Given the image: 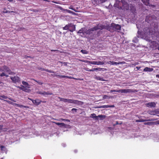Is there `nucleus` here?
<instances>
[{
  "label": "nucleus",
  "instance_id": "obj_1",
  "mask_svg": "<svg viewBox=\"0 0 159 159\" xmlns=\"http://www.w3.org/2000/svg\"><path fill=\"white\" fill-rule=\"evenodd\" d=\"M153 27H146L143 29V31L140 32L139 31L138 32L137 36L138 38L143 39L145 40H149L148 39L146 38L148 37V35H152L154 34L157 37L159 35V30H158V23L155 21L151 24Z\"/></svg>",
  "mask_w": 159,
  "mask_h": 159
},
{
  "label": "nucleus",
  "instance_id": "obj_2",
  "mask_svg": "<svg viewBox=\"0 0 159 159\" xmlns=\"http://www.w3.org/2000/svg\"><path fill=\"white\" fill-rule=\"evenodd\" d=\"M121 26L118 24H116L114 23H112L110 26L104 25L100 24H99L96 26L93 27L92 31L95 30H102L105 29L109 30L111 32H112L114 30H120Z\"/></svg>",
  "mask_w": 159,
  "mask_h": 159
},
{
  "label": "nucleus",
  "instance_id": "obj_3",
  "mask_svg": "<svg viewBox=\"0 0 159 159\" xmlns=\"http://www.w3.org/2000/svg\"><path fill=\"white\" fill-rule=\"evenodd\" d=\"M93 27L89 30L86 31L84 32L83 29L80 30L78 32V33L82 37H85L86 35H89L87 36V38H90V40L93 39V37L96 36H98L100 34H102V31L100 30L99 31L97 32V34H95L96 31L97 30H93L92 31V29Z\"/></svg>",
  "mask_w": 159,
  "mask_h": 159
},
{
  "label": "nucleus",
  "instance_id": "obj_4",
  "mask_svg": "<svg viewBox=\"0 0 159 159\" xmlns=\"http://www.w3.org/2000/svg\"><path fill=\"white\" fill-rule=\"evenodd\" d=\"M157 17L153 14H150L146 16L145 21L151 24L152 23L157 20Z\"/></svg>",
  "mask_w": 159,
  "mask_h": 159
},
{
  "label": "nucleus",
  "instance_id": "obj_5",
  "mask_svg": "<svg viewBox=\"0 0 159 159\" xmlns=\"http://www.w3.org/2000/svg\"><path fill=\"white\" fill-rule=\"evenodd\" d=\"M63 29L64 30H68L70 32H72L75 30V27L73 24L70 23L66 25L65 27L63 28Z\"/></svg>",
  "mask_w": 159,
  "mask_h": 159
},
{
  "label": "nucleus",
  "instance_id": "obj_6",
  "mask_svg": "<svg viewBox=\"0 0 159 159\" xmlns=\"http://www.w3.org/2000/svg\"><path fill=\"white\" fill-rule=\"evenodd\" d=\"M3 100L4 101H6L8 103H9L10 104L13 105L14 106H15L18 107H19L20 108L24 107V108H25L26 109L29 108V107L28 106H24V105L18 104L17 103H14L10 101H7V100Z\"/></svg>",
  "mask_w": 159,
  "mask_h": 159
},
{
  "label": "nucleus",
  "instance_id": "obj_7",
  "mask_svg": "<svg viewBox=\"0 0 159 159\" xmlns=\"http://www.w3.org/2000/svg\"><path fill=\"white\" fill-rule=\"evenodd\" d=\"M118 91L120 92V93H129L137 92L135 90L132 89H121L119 90Z\"/></svg>",
  "mask_w": 159,
  "mask_h": 159
},
{
  "label": "nucleus",
  "instance_id": "obj_8",
  "mask_svg": "<svg viewBox=\"0 0 159 159\" xmlns=\"http://www.w3.org/2000/svg\"><path fill=\"white\" fill-rule=\"evenodd\" d=\"M120 2L122 3L123 10H127L129 9V4L125 0H121Z\"/></svg>",
  "mask_w": 159,
  "mask_h": 159
},
{
  "label": "nucleus",
  "instance_id": "obj_9",
  "mask_svg": "<svg viewBox=\"0 0 159 159\" xmlns=\"http://www.w3.org/2000/svg\"><path fill=\"white\" fill-rule=\"evenodd\" d=\"M90 117L93 119H94L95 120H98V118H100L101 119H102L103 118H105V116L103 115H98L96 116V114L94 113L92 114L90 116Z\"/></svg>",
  "mask_w": 159,
  "mask_h": 159
},
{
  "label": "nucleus",
  "instance_id": "obj_10",
  "mask_svg": "<svg viewBox=\"0 0 159 159\" xmlns=\"http://www.w3.org/2000/svg\"><path fill=\"white\" fill-rule=\"evenodd\" d=\"M69 103L75 104L77 105H83L84 102H83L77 100L69 99Z\"/></svg>",
  "mask_w": 159,
  "mask_h": 159
},
{
  "label": "nucleus",
  "instance_id": "obj_11",
  "mask_svg": "<svg viewBox=\"0 0 159 159\" xmlns=\"http://www.w3.org/2000/svg\"><path fill=\"white\" fill-rule=\"evenodd\" d=\"M10 78L12 82L14 83H19L20 82V79L17 76L11 77Z\"/></svg>",
  "mask_w": 159,
  "mask_h": 159
},
{
  "label": "nucleus",
  "instance_id": "obj_12",
  "mask_svg": "<svg viewBox=\"0 0 159 159\" xmlns=\"http://www.w3.org/2000/svg\"><path fill=\"white\" fill-rule=\"evenodd\" d=\"M107 0H92V3L94 5H98L105 2Z\"/></svg>",
  "mask_w": 159,
  "mask_h": 159
},
{
  "label": "nucleus",
  "instance_id": "obj_13",
  "mask_svg": "<svg viewBox=\"0 0 159 159\" xmlns=\"http://www.w3.org/2000/svg\"><path fill=\"white\" fill-rule=\"evenodd\" d=\"M57 76H60V78H69L70 79H73L74 80H83V79H77L75 78H74L73 77H72L70 76H66V75H57Z\"/></svg>",
  "mask_w": 159,
  "mask_h": 159
},
{
  "label": "nucleus",
  "instance_id": "obj_14",
  "mask_svg": "<svg viewBox=\"0 0 159 159\" xmlns=\"http://www.w3.org/2000/svg\"><path fill=\"white\" fill-rule=\"evenodd\" d=\"M2 67L4 70V71H6L8 72L10 75H12L13 72L11 71L9 67L5 65L3 66Z\"/></svg>",
  "mask_w": 159,
  "mask_h": 159
},
{
  "label": "nucleus",
  "instance_id": "obj_15",
  "mask_svg": "<svg viewBox=\"0 0 159 159\" xmlns=\"http://www.w3.org/2000/svg\"><path fill=\"white\" fill-rule=\"evenodd\" d=\"M125 61H120V62H114L113 61H109L108 63L109 64H110L111 65H118L120 64H124L125 63Z\"/></svg>",
  "mask_w": 159,
  "mask_h": 159
},
{
  "label": "nucleus",
  "instance_id": "obj_16",
  "mask_svg": "<svg viewBox=\"0 0 159 159\" xmlns=\"http://www.w3.org/2000/svg\"><path fill=\"white\" fill-rule=\"evenodd\" d=\"M42 102V101L41 100L38 99H36L35 100H34L33 104L36 105L38 106ZM43 102L44 103L45 102Z\"/></svg>",
  "mask_w": 159,
  "mask_h": 159
},
{
  "label": "nucleus",
  "instance_id": "obj_17",
  "mask_svg": "<svg viewBox=\"0 0 159 159\" xmlns=\"http://www.w3.org/2000/svg\"><path fill=\"white\" fill-rule=\"evenodd\" d=\"M37 93L39 94H40L41 95H52V93H49L48 92H41L39 91L37 92Z\"/></svg>",
  "mask_w": 159,
  "mask_h": 159
},
{
  "label": "nucleus",
  "instance_id": "obj_18",
  "mask_svg": "<svg viewBox=\"0 0 159 159\" xmlns=\"http://www.w3.org/2000/svg\"><path fill=\"white\" fill-rule=\"evenodd\" d=\"M146 105L148 107H155L156 105V104L154 102H151L146 103Z\"/></svg>",
  "mask_w": 159,
  "mask_h": 159
},
{
  "label": "nucleus",
  "instance_id": "obj_19",
  "mask_svg": "<svg viewBox=\"0 0 159 159\" xmlns=\"http://www.w3.org/2000/svg\"><path fill=\"white\" fill-rule=\"evenodd\" d=\"M156 119H152L151 120H146V119H140V120H135L136 122H143L147 121H153L156 120Z\"/></svg>",
  "mask_w": 159,
  "mask_h": 159
},
{
  "label": "nucleus",
  "instance_id": "obj_20",
  "mask_svg": "<svg viewBox=\"0 0 159 159\" xmlns=\"http://www.w3.org/2000/svg\"><path fill=\"white\" fill-rule=\"evenodd\" d=\"M151 43L154 44V45L155 47V48L159 50V40H158V42L157 43L156 41H153Z\"/></svg>",
  "mask_w": 159,
  "mask_h": 159
},
{
  "label": "nucleus",
  "instance_id": "obj_21",
  "mask_svg": "<svg viewBox=\"0 0 159 159\" xmlns=\"http://www.w3.org/2000/svg\"><path fill=\"white\" fill-rule=\"evenodd\" d=\"M104 64V62L103 61H92V64L97 65H102Z\"/></svg>",
  "mask_w": 159,
  "mask_h": 159
},
{
  "label": "nucleus",
  "instance_id": "obj_22",
  "mask_svg": "<svg viewBox=\"0 0 159 159\" xmlns=\"http://www.w3.org/2000/svg\"><path fill=\"white\" fill-rule=\"evenodd\" d=\"M39 69L40 70L42 71H45L46 72H49L50 73H55V72L54 71H53L51 70H49L48 69H45L43 68H39Z\"/></svg>",
  "mask_w": 159,
  "mask_h": 159
},
{
  "label": "nucleus",
  "instance_id": "obj_23",
  "mask_svg": "<svg viewBox=\"0 0 159 159\" xmlns=\"http://www.w3.org/2000/svg\"><path fill=\"white\" fill-rule=\"evenodd\" d=\"M141 1L146 6H148L150 4V0H141Z\"/></svg>",
  "mask_w": 159,
  "mask_h": 159
},
{
  "label": "nucleus",
  "instance_id": "obj_24",
  "mask_svg": "<svg viewBox=\"0 0 159 159\" xmlns=\"http://www.w3.org/2000/svg\"><path fill=\"white\" fill-rule=\"evenodd\" d=\"M115 106L114 105H104L101 106L100 107L101 108H107L108 107H114Z\"/></svg>",
  "mask_w": 159,
  "mask_h": 159
},
{
  "label": "nucleus",
  "instance_id": "obj_25",
  "mask_svg": "<svg viewBox=\"0 0 159 159\" xmlns=\"http://www.w3.org/2000/svg\"><path fill=\"white\" fill-rule=\"evenodd\" d=\"M58 98L60 99V101L63 102H64L69 103V99L62 98L60 97H58Z\"/></svg>",
  "mask_w": 159,
  "mask_h": 159
},
{
  "label": "nucleus",
  "instance_id": "obj_26",
  "mask_svg": "<svg viewBox=\"0 0 159 159\" xmlns=\"http://www.w3.org/2000/svg\"><path fill=\"white\" fill-rule=\"evenodd\" d=\"M153 70V69L152 68H148V67H146L143 69V71L145 72H151Z\"/></svg>",
  "mask_w": 159,
  "mask_h": 159
},
{
  "label": "nucleus",
  "instance_id": "obj_27",
  "mask_svg": "<svg viewBox=\"0 0 159 159\" xmlns=\"http://www.w3.org/2000/svg\"><path fill=\"white\" fill-rule=\"evenodd\" d=\"M94 78L97 80H101L103 81H106V80H104L103 78L100 77L99 76H96L95 77H94Z\"/></svg>",
  "mask_w": 159,
  "mask_h": 159
},
{
  "label": "nucleus",
  "instance_id": "obj_28",
  "mask_svg": "<svg viewBox=\"0 0 159 159\" xmlns=\"http://www.w3.org/2000/svg\"><path fill=\"white\" fill-rule=\"evenodd\" d=\"M0 148L1 150L2 151H7V149L5 146L0 145Z\"/></svg>",
  "mask_w": 159,
  "mask_h": 159
},
{
  "label": "nucleus",
  "instance_id": "obj_29",
  "mask_svg": "<svg viewBox=\"0 0 159 159\" xmlns=\"http://www.w3.org/2000/svg\"><path fill=\"white\" fill-rule=\"evenodd\" d=\"M22 87H23V90H22V91L28 93H29L30 91V89H28V88H27V87H25L23 85H22Z\"/></svg>",
  "mask_w": 159,
  "mask_h": 159
},
{
  "label": "nucleus",
  "instance_id": "obj_30",
  "mask_svg": "<svg viewBox=\"0 0 159 159\" xmlns=\"http://www.w3.org/2000/svg\"><path fill=\"white\" fill-rule=\"evenodd\" d=\"M104 69V68H93L91 69L90 71H94L96 70L101 71L102 70Z\"/></svg>",
  "mask_w": 159,
  "mask_h": 159
},
{
  "label": "nucleus",
  "instance_id": "obj_31",
  "mask_svg": "<svg viewBox=\"0 0 159 159\" xmlns=\"http://www.w3.org/2000/svg\"><path fill=\"white\" fill-rule=\"evenodd\" d=\"M22 84L25 86L26 87H27L28 88H30V87L29 86V85L28 83L23 81L22 82Z\"/></svg>",
  "mask_w": 159,
  "mask_h": 159
},
{
  "label": "nucleus",
  "instance_id": "obj_32",
  "mask_svg": "<svg viewBox=\"0 0 159 159\" xmlns=\"http://www.w3.org/2000/svg\"><path fill=\"white\" fill-rule=\"evenodd\" d=\"M57 125H61L62 126H65V124L64 123H59V122H54Z\"/></svg>",
  "mask_w": 159,
  "mask_h": 159
},
{
  "label": "nucleus",
  "instance_id": "obj_33",
  "mask_svg": "<svg viewBox=\"0 0 159 159\" xmlns=\"http://www.w3.org/2000/svg\"><path fill=\"white\" fill-rule=\"evenodd\" d=\"M149 113L151 115H154L156 114L157 112L155 111H149Z\"/></svg>",
  "mask_w": 159,
  "mask_h": 159
},
{
  "label": "nucleus",
  "instance_id": "obj_34",
  "mask_svg": "<svg viewBox=\"0 0 159 159\" xmlns=\"http://www.w3.org/2000/svg\"><path fill=\"white\" fill-rule=\"evenodd\" d=\"M31 80H33L34 81H35L37 82L40 85H42L43 84V82H40L39 81H37L34 79H31Z\"/></svg>",
  "mask_w": 159,
  "mask_h": 159
},
{
  "label": "nucleus",
  "instance_id": "obj_35",
  "mask_svg": "<svg viewBox=\"0 0 159 159\" xmlns=\"http://www.w3.org/2000/svg\"><path fill=\"white\" fill-rule=\"evenodd\" d=\"M148 6L149 7L152 8L153 9H156V5H152V4H149V5Z\"/></svg>",
  "mask_w": 159,
  "mask_h": 159
},
{
  "label": "nucleus",
  "instance_id": "obj_36",
  "mask_svg": "<svg viewBox=\"0 0 159 159\" xmlns=\"http://www.w3.org/2000/svg\"><path fill=\"white\" fill-rule=\"evenodd\" d=\"M80 52L84 54H87L88 53V52L86 50H81Z\"/></svg>",
  "mask_w": 159,
  "mask_h": 159
},
{
  "label": "nucleus",
  "instance_id": "obj_37",
  "mask_svg": "<svg viewBox=\"0 0 159 159\" xmlns=\"http://www.w3.org/2000/svg\"><path fill=\"white\" fill-rule=\"evenodd\" d=\"M4 10L3 11V12L4 13H10L11 12H13L14 11H7L6 10L5 8L4 9Z\"/></svg>",
  "mask_w": 159,
  "mask_h": 159
},
{
  "label": "nucleus",
  "instance_id": "obj_38",
  "mask_svg": "<svg viewBox=\"0 0 159 159\" xmlns=\"http://www.w3.org/2000/svg\"><path fill=\"white\" fill-rule=\"evenodd\" d=\"M59 8L61 10H62V11H66L67 12H68V10H67V9H64V8H62L61 7H59Z\"/></svg>",
  "mask_w": 159,
  "mask_h": 159
},
{
  "label": "nucleus",
  "instance_id": "obj_39",
  "mask_svg": "<svg viewBox=\"0 0 159 159\" xmlns=\"http://www.w3.org/2000/svg\"><path fill=\"white\" fill-rule=\"evenodd\" d=\"M0 97H2V98L4 99H7V98H8L7 96L5 95H0Z\"/></svg>",
  "mask_w": 159,
  "mask_h": 159
},
{
  "label": "nucleus",
  "instance_id": "obj_40",
  "mask_svg": "<svg viewBox=\"0 0 159 159\" xmlns=\"http://www.w3.org/2000/svg\"><path fill=\"white\" fill-rule=\"evenodd\" d=\"M119 90H116L115 89L114 90H111L110 92H120L118 91Z\"/></svg>",
  "mask_w": 159,
  "mask_h": 159
},
{
  "label": "nucleus",
  "instance_id": "obj_41",
  "mask_svg": "<svg viewBox=\"0 0 159 159\" xmlns=\"http://www.w3.org/2000/svg\"><path fill=\"white\" fill-rule=\"evenodd\" d=\"M22 85H21V87H20V86H16V87L17 88H18V89H21V90H23V87H22Z\"/></svg>",
  "mask_w": 159,
  "mask_h": 159
},
{
  "label": "nucleus",
  "instance_id": "obj_42",
  "mask_svg": "<svg viewBox=\"0 0 159 159\" xmlns=\"http://www.w3.org/2000/svg\"><path fill=\"white\" fill-rule=\"evenodd\" d=\"M57 75H57L51 74V76H53V77H57L60 78V76H57Z\"/></svg>",
  "mask_w": 159,
  "mask_h": 159
},
{
  "label": "nucleus",
  "instance_id": "obj_43",
  "mask_svg": "<svg viewBox=\"0 0 159 159\" xmlns=\"http://www.w3.org/2000/svg\"><path fill=\"white\" fill-rule=\"evenodd\" d=\"M5 73L4 72H2L1 74H0V76L2 77L3 76H5Z\"/></svg>",
  "mask_w": 159,
  "mask_h": 159
},
{
  "label": "nucleus",
  "instance_id": "obj_44",
  "mask_svg": "<svg viewBox=\"0 0 159 159\" xmlns=\"http://www.w3.org/2000/svg\"><path fill=\"white\" fill-rule=\"evenodd\" d=\"M77 109L75 108H73L72 109L71 111H75V112H76L77 111Z\"/></svg>",
  "mask_w": 159,
  "mask_h": 159
},
{
  "label": "nucleus",
  "instance_id": "obj_45",
  "mask_svg": "<svg viewBox=\"0 0 159 159\" xmlns=\"http://www.w3.org/2000/svg\"><path fill=\"white\" fill-rule=\"evenodd\" d=\"M131 2H137L138 1H139V0H129Z\"/></svg>",
  "mask_w": 159,
  "mask_h": 159
},
{
  "label": "nucleus",
  "instance_id": "obj_46",
  "mask_svg": "<svg viewBox=\"0 0 159 159\" xmlns=\"http://www.w3.org/2000/svg\"><path fill=\"white\" fill-rule=\"evenodd\" d=\"M84 62H85V61H84ZM85 62L88 63H89V64H91V63H92V61H85Z\"/></svg>",
  "mask_w": 159,
  "mask_h": 159
},
{
  "label": "nucleus",
  "instance_id": "obj_47",
  "mask_svg": "<svg viewBox=\"0 0 159 159\" xmlns=\"http://www.w3.org/2000/svg\"><path fill=\"white\" fill-rule=\"evenodd\" d=\"M85 70L87 71H90L91 69L88 68H86L85 69Z\"/></svg>",
  "mask_w": 159,
  "mask_h": 159
},
{
  "label": "nucleus",
  "instance_id": "obj_48",
  "mask_svg": "<svg viewBox=\"0 0 159 159\" xmlns=\"http://www.w3.org/2000/svg\"><path fill=\"white\" fill-rule=\"evenodd\" d=\"M8 98L11 100V101H13V102H16V101L15 100H14L13 99L11 98Z\"/></svg>",
  "mask_w": 159,
  "mask_h": 159
},
{
  "label": "nucleus",
  "instance_id": "obj_49",
  "mask_svg": "<svg viewBox=\"0 0 159 159\" xmlns=\"http://www.w3.org/2000/svg\"><path fill=\"white\" fill-rule=\"evenodd\" d=\"M108 97V96L107 95H103V98H104V99H105V98H107Z\"/></svg>",
  "mask_w": 159,
  "mask_h": 159
},
{
  "label": "nucleus",
  "instance_id": "obj_50",
  "mask_svg": "<svg viewBox=\"0 0 159 159\" xmlns=\"http://www.w3.org/2000/svg\"><path fill=\"white\" fill-rule=\"evenodd\" d=\"M0 71H4V70L2 67L0 68Z\"/></svg>",
  "mask_w": 159,
  "mask_h": 159
},
{
  "label": "nucleus",
  "instance_id": "obj_51",
  "mask_svg": "<svg viewBox=\"0 0 159 159\" xmlns=\"http://www.w3.org/2000/svg\"><path fill=\"white\" fill-rule=\"evenodd\" d=\"M28 99H29V100H31V101H32V102H33V103H34V100H33V99H32L31 98H28Z\"/></svg>",
  "mask_w": 159,
  "mask_h": 159
},
{
  "label": "nucleus",
  "instance_id": "obj_52",
  "mask_svg": "<svg viewBox=\"0 0 159 159\" xmlns=\"http://www.w3.org/2000/svg\"><path fill=\"white\" fill-rule=\"evenodd\" d=\"M118 8L120 9H122L123 10L122 6H118Z\"/></svg>",
  "mask_w": 159,
  "mask_h": 159
},
{
  "label": "nucleus",
  "instance_id": "obj_53",
  "mask_svg": "<svg viewBox=\"0 0 159 159\" xmlns=\"http://www.w3.org/2000/svg\"><path fill=\"white\" fill-rule=\"evenodd\" d=\"M65 119H63V118H61V119H59V120H58L59 121H60L61 120L65 121Z\"/></svg>",
  "mask_w": 159,
  "mask_h": 159
},
{
  "label": "nucleus",
  "instance_id": "obj_54",
  "mask_svg": "<svg viewBox=\"0 0 159 159\" xmlns=\"http://www.w3.org/2000/svg\"><path fill=\"white\" fill-rule=\"evenodd\" d=\"M114 6L115 7H117L118 8V5L116 3V4H114Z\"/></svg>",
  "mask_w": 159,
  "mask_h": 159
},
{
  "label": "nucleus",
  "instance_id": "obj_55",
  "mask_svg": "<svg viewBox=\"0 0 159 159\" xmlns=\"http://www.w3.org/2000/svg\"><path fill=\"white\" fill-rule=\"evenodd\" d=\"M136 68L138 70H139L140 69L141 67L136 66Z\"/></svg>",
  "mask_w": 159,
  "mask_h": 159
},
{
  "label": "nucleus",
  "instance_id": "obj_56",
  "mask_svg": "<svg viewBox=\"0 0 159 159\" xmlns=\"http://www.w3.org/2000/svg\"><path fill=\"white\" fill-rule=\"evenodd\" d=\"M69 8L70 9H72V10H73V9H74V8L73 7H72V6H70L69 7Z\"/></svg>",
  "mask_w": 159,
  "mask_h": 159
},
{
  "label": "nucleus",
  "instance_id": "obj_57",
  "mask_svg": "<svg viewBox=\"0 0 159 159\" xmlns=\"http://www.w3.org/2000/svg\"><path fill=\"white\" fill-rule=\"evenodd\" d=\"M3 127V125H0V130L2 129Z\"/></svg>",
  "mask_w": 159,
  "mask_h": 159
},
{
  "label": "nucleus",
  "instance_id": "obj_58",
  "mask_svg": "<svg viewBox=\"0 0 159 159\" xmlns=\"http://www.w3.org/2000/svg\"><path fill=\"white\" fill-rule=\"evenodd\" d=\"M122 124V123H120V124H119L118 122L117 121H116V125H118V124H120V125H121Z\"/></svg>",
  "mask_w": 159,
  "mask_h": 159
},
{
  "label": "nucleus",
  "instance_id": "obj_59",
  "mask_svg": "<svg viewBox=\"0 0 159 159\" xmlns=\"http://www.w3.org/2000/svg\"><path fill=\"white\" fill-rule=\"evenodd\" d=\"M63 64H64L65 66H66L67 65V62H64L63 63Z\"/></svg>",
  "mask_w": 159,
  "mask_h": 159
},
{
  "label": "nucleus",
  "instance_id": "obj_60",
  "mask_svg": "<svg viewBox=\"0 0 159 159\" xmlns=\"http://www.w3.org/2000/svg\"><path fill=\"white\" fill-rule=\"evenodd\" d=\"M144 124L145 125H149V124H150V123L149 122H147V123H144Z\"/></svg>",
  "mask_w": 159,
  "mask_h": 159
},
{
  "label": "nucleus",
  "instance_id": "obj_61",
  "mask_svg": "<svg viewBox=\"0 0 159 159\" xmlns=\"http://www.w3.org/2000/svg\"><path fill=\"white\" fill-rule=\"evenodd\" d=\"M72 12V11H70V10H68V11L67 12H68L69 13H71Z\"/></svg>",
  "mask_w": 159,
  "mask_h": 159
},
{
  "label": "nucleus",
  "instance_id": "obj_62",
  "mask_svg": "<svg viewBox=\"0 0 159 159\" xmlns=\"http://www.w3.org/2000/svg\"><path fill=\"white\" fill-rule=\"evenodd\" d=\"M57 51L58 50H51V51H52V52H53V51L55 52V51Z\"/></svg>",
  "mask_w": 159,
  "mask_h": 159
},
{
  "label": "nucleus",
  "instance_id": "obj_63",
  "mask_svg": "<svg viewBox=\"0 0 159 159\" xmlns=\"http://www.w3.org/2000/svg\"><path fill=\"white\" fill-rule=\"evenodd\" d=\"M65 121H68V122H70V120L69 119H65Z\"/></svg>",
  "mask_w": 159,
  "mask_h": 159
},
{
  "label": "nucleus",
  "instance_id": "obj_64",
  "mask_svg": "<svg viewBox=\"0 0 159 159\" xmlns=\"http://www.w3.org/2000/svg\"><path fill=\"white\" fill-rule=\"evenodd\" d=\"M156 77L157 78H159V74L158 75H156Z\"/></svg>",
  "mask_w": 159,
  "mask_h": 159
}]
</instances>
